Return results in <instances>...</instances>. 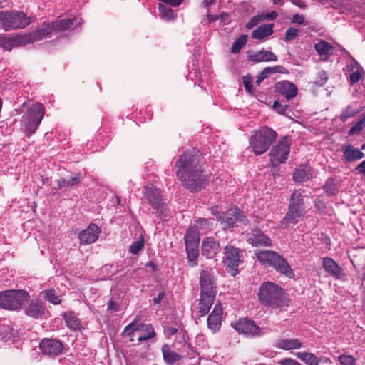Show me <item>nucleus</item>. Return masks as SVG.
<instances>
[{"label": "nucleus", "instance_id": "obj_42", "mask_svg": "<svg viewBox=\"0 0 365 365\" xmlns=\"http://www.w3.org/2000/svg\"><path fill=\"white\" fill-rule=\"evenodd\" d=\"M0 47L8 51H11L14 47H17L16 44L15 37H7L2 36L0 39Z\"/></svg>", "mask_w": 365, "mask_h": 365}, {"label": "nucleus", "instance_id": "obj_31", "mask_svg": "<svg viewBox=\"0 0 365 365\" xmlns=\"http://www.w3.org/2000/svg\"><path fill=\"white\" fill-rule=\"evenodd\" d=\"M273 24H264L258 26L252 31V37L257 40H262L273 33Z\"/></svg>", "mask_w": 365, "mask_h": 365}, {"label": "nucleus", "instance_id": "obj_9", "mask_svg": "<svg viewBox=\"0 0 365 365\" xmlns=\"http://www.w3.org/2000/svg\"><path fill=\"white\" fill-rule=\"evenodd\" d=\"M199 241L197 230L194 227H190L185 236V242L188 263L191 267H195L197 264Z\"/></svg>", "mask_w": 365, "mask_h": 365}, {"label": "nucleus", "instance_id": "obj_51", "mask_svg": "<svg viewBox=\"0 0 365 365\" xmlns=\"http://www.w3.org/2000/svg\"><path fill=\"white\" fill-rule=\"evenodd\" d=\"M319 79L315 81V83L319 86H323L328 79V75L324 71H321L318 73Z\"/></svg>", "mask_w": 365, "mask_h": 365}, {"label": "nucleus", "instance_id": "obj_45", "mask_svg": "<svg viewBox=\"0 0 365 365\" xmlns=\"http://www.w3.org/2000/svg\"><path fill=\"white\" fill-rule=\"evenodd\" d=\"M365 126V118L359 120L354 125H353L349 131V134L350 135H354L356 134H358L361 132V130L364 128Z\"/></svg>", "mask_w": 365, "mask_h": 365}, {"label": "nucleus", "instance_id": "obj_21", "mask_svg": "<svg viewBox=\"0 0 365 365\" xmlns=\"http://www.w3.org/2000/svg\"><path fill=\"white\" fill-rule=\"evenodd\" d=\"M27 316L36 319L41 318L45 315L46 307L43 302L38 299L31 300L25 309Z\"/></svg>", "mask_w": 365, "mask_h": 365}, {"label": "nucleus", "instance_id": "obj_44", "mask_svg": "<svg viewBox=\"0 0 365 365\" xmlns=\"http://www.w3.org/2000/svg\"><path fill=\"white\" fill-rule=\"evenodd\" d=\"M144 247V240L142 236H140L138 240L133 242L129 247V252L131 254L137 255L140 251L143 250Z\"/></svg>", "mask_w": 365, "mask_h": 365}, {"label": "nucleus", "instance_id": "obj_24", "mask_svg": "<svg viewBox=\"0 0 365 365\" xmlns=\"http://www.w3.org/2000/svg\"><path fill=\"white\" fill-rule=\"evenodd\" d=\"M220 251V244L212 237H206L202 243V253L207 258H212Z\"/></svg>", "mask_w": 365, "mask_h": 365}, {"label": "nucleus", "instance_id": "obj_46", "mask_svg": "<svg viewBox=\"0 0 365 365\" xmlns=\"http://www.w3.org/2000/svg\"><path fill=\"white\" fill-rule=\"evenodd\" d=\"M339 361L341 365H355L356 359L351 355L341 354L339 356Z\"/></svg>", "mask_w": 365, "mask_h": 365}, {"label": "nucleus", "instance_id": "obj_55", "mask_svg": "<svg viewBox=\"0 0 365 365\" xmlns=\"http://www.w3.org/2000/svg\"><path fill=\"white\" fill-rule=\"evenodd\" d=\"M197 225L200 229H207L210 227V223L207 219H200Z\"/></svg>", "mask_w": 365, "mask_h": 365}, {"label": "nucleus", "instance_id": "obj_57", "mask_svg": "<svg viewBox=\"0 0 365 365\" xmlns=\"http://www.w3.org/2000/svg\"><path fill=\"white\" fill-rule=\"evenodd\" d=\"M356 170L364 175L365 178V160L360 163L356 168Z\"/></svg>", "mask_w": 365, "mask_h": 365}, {"label": "nucleus", "instance_id": "obj_40", "mask_svg": "<svg viewBox=\"0 0 365 365\" xmlns=\"http://www.w3.org/2000/svg\"><path fill=\"white\" fill-rule=\"evenodd\" d=\"M15 37L16 46H20L33 43L36 40L34 34H28L24 35H17Z\"/></svg>", "mask_w": 365, "mask_h": 365}, {"label": "nucleus", "instance_id": "obj_53", "mask_svg": "<svg viewBox=\"0 0 365 365\" xmlns=\"http://www.w3.org/2000/svg\"><path fill=\"white\" fill-rule=\"evenodd\" d=\"M292 22L299 25L305 24L303 16L296 14L292 16Z\"/></svg>", "mask_w": 365, "mask_h": 365}, {"label": "nucleus", "instance_id": "obj_27", "mask_svg": "<svg viewBox=\"0 0 365 365\" xmlns=\"http://www.w3.org/2000/svg\"><path fill=\"white\" fill-rule=\"evenodd\" d=\"M323 267L327 272L336 279H340L344 275L343 269L330 257L323 259Z\"/></svg>", "mask_w": 365, "mask_h": 365}, {"label": "nucleus", "instance_id": "obj_14", "mask_svg": "<svg viewBox=\"0 0 365 365\" xmlns=\"http://www.w3.org/2000/svg\"><path fill=\"white\" fill-rule=\"evenodd\" d=\"M290 151L289 143L287 138L280 139L270 152V161L273 165L284 163Z\"/></svg>", "mask_w": 365, "mask_h": 365}, {"label": "nucleus", "instance_id": "obj_28", "mask_svg": "<svg viewBox=\"0 0 365 365\" xmlns=\"http://www.w3.org/2000/svg\"><path fill=\"white\" fill-rule=\"evenodd\" d=\"M302 346L298 339L280 338L276 341V346L284 350L298 349Z\"/></svg>", "mask_w": 365, "mask_h": 365}, {"label": "nucleus", "instance_id": "obj_17", "mask_svg": "<svg viewBox=\"0 0 365 365\" xmlns=\"http://www.w3.org/2000/svg\"><path fill=\"white\" fill-rule=\"evenodd\" d=\"M225 257L229 262V266L232 268V275L235 276L237 274V270L235 269L241 262L242 252L238 248L232 245H227L225 247Z\"/></svg>", "mask_w": 365, "mask_h": 365}, {"label": "nucleus", "instance_id": "obj_56", "mask_svg": "<svg viewBox=\"0 0 365 365\" xmlns=\"http://www.w3.org/2000/svg\"><path fill=\"white\" fill-rule=\"evenodd\" d=\"M178 329L175 327H166L165 328L164 332L168 336H170L171 335H173L174 334L177 333Z\"/></svg>", "mask_w": 365, "mask_h": 365}, {"label": "nucleus", "instance_id": "obj_54", "mask_svg": "<svg viewBox=\"0 0 365 365\" xmlns=\"http://www.w3.org/2000/svg\"><path fill=\"white\" fill-rule=\"evenodd\" d=\"M261 18H262V16H258L252 17L249 21V22L247 24V25H246L247 28L251 29V28L254 27L255 25H257L259 22Z\"/></svg>", "mask_w": 365, "mask_h": 365}, {"label": "nucleus", "instance_id": "obj_34", "mask_svg": "<svg viewBox=\"0 0 365 365\" xmlns=\"http://www.w3.org/2000/svg\"><path fill=\"white\" fill-rule=\"evenodd\" d=\"M296 356L307 365H319L320 362L317 356L309 352H298Z\"/></svg>", "mask_w": 365, "mask_h": 365}, {"label": "nucleus", "instance_id": "obj_7", "mask_svg": "<svg viewBox=\"0 0 365 365\" xmlns=\"http://www.w3.org/2000/svg\"><path fill=\"white\" fill-rule=\"evenodd\" d=\"M29 298V294L24 290H8L0 294V307L5 309L17 310Z\"/></svg>", "mask_w": 365, "mask_h": 365}, {"label": "nucleus", "instance_id": "obj_15", "mask_svg": "<svg viewBox=\"0 0 365 365\" xmlns=\"http://www.w3.org/2000/svg\"><path fill=\"white\" fill-rule=\"evenodd\" d=\"M200 295L215 298L216 287L211 269H202L200 275Z\"/></svg>", "mask_w": 365, "mask_h": 365}, {"label": "nucleus", "instance_id": "obj_5", "mask_svg": "<svg viewBox=\"0 0 365 365\" xmlns=\"http://www.w3.org/2000/svg\"><path fill=\"white\" fill-rule=\"evenodd\" d=\"M277 133L268 127L261 128L250 138V144L255 155L265 153L277 138Z\"/></svg>", "mask_w": 365, "mask_h": 365}, {"label": "nucleus", "instance_id": "obj_3", "mask_svg": "<svg viewBox=\"0 0 365 365\" xmlns=\"http://www.w3.org/2000/svg\"><path fill=\"white\" fill-rule=\"evenodd\" d=\"M45 114V108L40 103H32L28 106L26 112L24 114L21 121L22 130L30 136L34 133L40 125Z\"/></svg>", "mask_w": 365, "mask_h": 365}, {"label": "nucleus", "instance_id": "obj_63", "mask_svg": "<svg viewBox=\"0 0 365 365\" xmlns=\"http://www.w3.org/2000/svg\"><path fill=\"white\" fill-rule=\"evenodd\" d=\"M265 79V77H264L261 73L259 74V76L257 77V78L256 79V84L257 85H259L261 83V82Z\"/></svg>", "mask_w": 365, "mask_h": 365}, {"label": "nucleus", "instance_id": "obj_23", "mask_svg": "<svg viewBox=\"0 0 365 365\" xmlns=\"http://www.w3.org/2000/svg\"><path fill=\"white\" fill-rule=\"evenodd\" d=\"M343 157L346 162L352 163L364 158V153L351 144H344L341 148Z\"/></svg>", "mask_w": 365, "mask_h": 365}, {"label": "nucleus", "instance_id": "obj_20", "mask_svg": "<svg viewBox=\"0 0 365 365\" xmlns=\"http://www.w3.org/2000/svg\"><path fill=\"white\" fill-rule=\"evenodd\" d=\"M100 232L101 230L97 225L91 224L87 229L79 233L78 238L81 244H91L98 240Z\"/></svg>", "mask_w": 365, "mask_h": 365}, {"label": "nucleus", "instance_id": "obj_47", "mask_svg": "<svg viewBox=\"0 0 365 365\" xmlns=\"http://www.w3.org/2000/svg\"><path fill=\"white\" fill-rule=\"evenodd\" d=\"M299 33V30L298 29L293 28V27L288 28L286 31L285 38H284L285 41H291L295 39L297 37Z\"/></svg>", "mask_w": 365, "mask_h": 365}, {"label": "nucleus", "instance_id": "obj_38", "mask_svg": "<svg viewBox=\"0 0 365 365\" xmlns=\"http://www.w3.org/2000/svg\"><path fill=\"white\" fill-rule=\"evenodd\" d=\"M80 177L78 175H76L73 177H71L68 179H61L58 181V188H68L71 189L76 185H77L80 182Z\"/></svg>", "mask_w": 365, "mask_h": 365}, {"label": "nucleus", "instance_id": "obj_37", "mask_svg": "<svg viewBox=\"0 0 365 365\" xmlns=\"http://www.w3.org/2000/svg\"><path fill=\"white\" fill-rule=\"evenodd\" d=\"M351 66L352 68L349 76V81L351 84H354L361 79L363 69L356 61L351 63Z\"/></svg>", "mask_w": 365, "mask_h": 365}, {"label": "nucleus", "instance_id": "obj_49", "mask_svg": "<svg viewBox=\"0 0 365 365\" xmlns=\"http://www.w3.org/2000/svg\"><path fill=\"white\" fill-rule=\"evenodd\" d=\"M357 113V110L353 109L351 106H347L341 113V118L346 120L348 118L351 117Z\"/></svg>", "mask_w": 365, "mask_h": 365}, {"label": "nucleus", "instance_id": "obj_13", "mask_svg": "<svg viewBox=\"0 0 365 365\" xmlns=\"http://www.w3.org/2000/svg\"><path fill=\"white\" fill-rule=\"evenodd\" d=\"M232 327L240 334H243L246 337H259L264 334L262 329L251 319H240L232 324Z\"/></svg>", "mask_w": 365, "mask_h": 365}, {"label": "nucleus", "instance_id": "obj_2", "mask_svg": "<svg viewBox=\"0 0 365 365\" xmlns=\"http://www.w3.org/2000/svg\"><path fill=\"white\" fill-rule=\"evenodd\" d=\"M258 297L261 303L272 308L276 309L287 305L283 289L270 282L261 285Z\"/></svg>", "mask_w": 365, "mask_h": 365}, {"label": "nucleus", "instance_id": "obj_62", "mask_svg": "<svg viewBox=\"0 0 365 365\" xmlns=\"http://www.w3.org/2000/svg\"><path fill=\"white\" fill-rule=\"evenodd\" d=\"M108 308L110 310H117L116 304L113 302H110Z\"/></svg>", "mask_w": 365, "mask_h": 365}, {"label": "nucleus", "instance_id": "obj_12", "mask_svg": "<svg viewBox=\"0 0 365 365\" xmlns=\"http://www.w3.org/2000/svg\"><path fill=\"white\" fill-rule=\"evenodd\" d=\"M145 197L156 214L160 217L168 216L167 205L165 200L162 198L163 197L158 189L153 187H147Z\"/></svg>", "mask_w": 365, "mask_h": 365}, {"label": "nucleus", "instance_id": "obj_35", "mask_svg": "<svg viewBox=\"0 0 365 365\" xmlns=\"http://www.w3.org/2000/svg\"><path fill=\"white\" fill-rule=\"evenodd\" d=\"M158 9L160 18L165 21H172L176 17L175 11L163 4H158Z\"/></svg>", "mask_w": 365, "mask_h": 365}, {"label": "nucleus", "instance_id": "obj_4", "mask_svg": "<svg viewBox=\"0 0 365 365\" xmlns=\"http://www.w3.org/2000/svg\"><path fill=\"white\" fill-rule=\"evenodd\" d=\"M304 191L298 190L292 193L289 205V210L284 216L282 226L287 227L290 224H296L302 219L305 215V206L304 202Z\"/></svg>", "mask_w": 365, "mask_h": 365}, {"label": "nucleus", "instance_id": "obj_52", "mask_svg": "<svg viewBox=\"0 0 365 365\" xmlns=\"http://www.w3.org/2000/svg\"><path fill=\"white\" fill-rule=\"evenodd\" d=\"M272 108L274 110H276L279 114H284L286 110L287 109V105H282L278 101H274L272 106Z\"/></svg>", "mask_w": 365, "mask_h": 365}, {"label": "nucleus", "instance_id": "obj_19", "mask_svg": "<svg viewBox=\"0 0 365 365\" xmlns=\"http://www.w3.org/2000/svg\"><path fill=\"white\" fill-rule=\"evenodd\" d=\"M222 315V307L220 302L215 304L212 313L209 315L207 319L208 328L215 333L220 330L221 327Z\"/></svg>", "mask_w": 365, "mask_h": 365}, {"label": "nucleus", "instance_id": "obj_43", "mask_svg": "<svg viewBox=\"0 0 365 365\" xmlns=\"http://www.w3.org/2000/svg\"><path fill=\"white\" fill-rule=\"evenodd\" d=\"M247 41V35L240 36L232 44L231 48V52L232 53H237L242 48Z\"/></svg>", "mask_w": 365, "mask_h": 365}, {"label": "nucleus", "instance_id": "obj_1", "mask_svg": "<svg viewBox=\"0 0 365 365\" xmlns=\"http://www.w3.org/2000/svg\"><path fill=\"white\" fill-rule=\"evenodd\" d=\"M176 167L178 178L190 191L197 192L205 187L206 181L197 156L186 153L180 156Z\"/></svg>", "mask_w": 365, "mask_h": 365}, {"label": "nucleus", "instance_id": "obj_11", "mask_svg": "<svg viewBox=\"0 0 365 365\" xmlns=\"http://www.w3.org/2000/svg\"><path fill=\"white\" fill-rule=\"evenodd\" d=\"M216 220L223 230L232 228L237 222L247 224L245 216L237 207H232L227 212L217 214Z\"/></svg>", "mask_w": 365, "mask_h": 365}, {"label": "nucleus", "instance_id": "obj_58", "mask_svg": "<svg viewBox=\"0 0 365 365\" xmlns=\"http://www.w3.org/2000/svg\"><path fill=\"white\" fill-rule=\"evenodd\" d=\"M277 16V14L275 11H272L270 13H267L263 16L264 19L268 20H274Z\"/></svg>", "mask_w": 365, "mask_h": 365}, {"label": "nucleus", "instance_id": "obj_10", "mask_svg": "<svg viewBox=\"0 0 365 365\" xmlns=\"http://www.w3.org/2000/svg\"><path fill=\"white\" fill-rule=\"evenodd\" d=\"M32 22L31 16L22 11H14L5 13L3 27L6 31L25 28Z\"/></svg>", "mask_w": 365, "mask_h": 365}, {"label": "nucleus", "instance_id": "obj_39", "mask_svg": "<svg viewBox=\"0 0 365 365\" xmlns=\"http://www.w3.org/2000/svg\"><path fill=\"white\" fill-rule=\"evenodd\" d=\"M17 335L16 331L9 326H1L0 328V336L5 341H10Z\"/></svg>", "mask_w": 365, "mask_h": 365}, {"label": "nucleus", "instance_id": "obj_25", "mask_svg": "<svg viewBox=\"0 0 365 365\" xmlns=\"http://www.w3.org/2000/svg\"><path fill=\"white\" fill-rule=\"evenodd\" d=\"M275 91L284 95L287 100L293 98L297 93V88L288 81H282L276 83Z\"/></svg>", "mask_w": 365, "mask_h": 365}, {"label": "nucleus", "instance_id": "obj_32", "mask_svg": "<svg viewBox=\"0 0 365 365\" xmlns=\"http://www.w3.org/2000/svg\"><path fill=\"white\" fill-rule=\"evenodd\" d=\"M162 353L163 359L168 364H173L181 359V356L173 351L168 344L162 346Z\"/></svg>", "mask_w": 365, "mask_h": 365}, {"label": "nucleus", "instance_id": "obj_6", "mask_svg": "<svg viewBox=\"0 0 365 365\" xmlns=\"http://www.w3.org/2000/svg\"><path fill=\"white\" fill-rule=\"evenodd\" d=\"M257 259L264 264L274 267L277 271L291 278L294 276L293 271L284 258L278 253L271 250L256 252Z\"/></svg>", "mask_w": 365, "mask_h": 365}, {"label": "nucleus", "instance_id": "obj_59", "mask_svg": "<svg viewBox=\"0 0 365 365\" xmlns=\"http://www.w3.org/2000/svg\"><path fill=\"white\" fill-rule=\"evenodd\" d=\"M163 297H164V292H160L158 294L157 297L153 299V302L155 304H159L160 302V301L162 300V299L163 298Z\"/></svg>", "mask_w": 365, "mask_h": 365}, {"label": "nucleus", "instance_id": "obj_26", "mask_svg": "<svg viewBox=\"0 0 365 365\" xmlns=\"http://www.w3.org/2000/svg\"><path fill=\"white\" fill-rule=\"evenodd\" d=\"M247 57L249 60L255 62L276 61L277 60L276 55L268 51H250L247 53Z\"/></svg>", "mask_w": 365, "mask_h": 365}, {"label": "nucleus", "instance_id": "obj_29", "mask_svg": "<svg viewBox=\"0 0 365 365\" xmlns=\"http://www.w3.org/2000/svg\"><path fill=\"white\" fill-rule=\"evenodd\" d=\"M314 48L320 56V58L323 61L328 59L334 52V47L324 40H321L319 42L315 43Z\"/></svg>", "mask_w": 365, "mask_h": 365}, {"label": "nucleus", "instance_id": "obj_50", "mask_svg": "<svg viewBox=\"0 0 365 365\" xmlns=\"http://www.w3.org/2000/svg\"><path fill=\"white\" fill-rule=\"evenodd\" d=\"M243 84L245 90L251 93L252 92V78L250 76H245L243 78Z\"/></svg>", "mask_w": 365, "mask_h": 365}, {"label": "nucleus", "instance_id": "obj_61", "mask_svg": "<svg viewBox=\"0 0 365 365\" xmlns=\"http://www.w3.org/2000/svg\"><path fill=\"white\" fill-rule=\"evenodd\" d=\"M215 1V0H204L202 2V5L205 7L209 6L210 5H212V4H214Z\"/></svg>", "mask_w": 365, "mask_h": 365}, {"label": "nucleus", "instance_id": "obj_16", "mask_svg": "<svg viewBox=\"0 0 365 365\" xmlns=\"http://www.w3.org/2000/svg\"><path fill=\"white\" fill-rule=\"evenodd\" d=\"M148 331L147 335H139L138 341H143L149 339L155 336V331L150 324H143L138 323L135 319L130 324L125 327L123 334L125 336H132L135 331Z\"/></svg>", "mask_w": 365, "mask_h": 365}, {"label": "nucleus", "instance_id": "obj_36", "mask_svg": "<svg viewBox=\"0 0 365 365\" xmlns=\"http://www.w3.org/2000/svg\"><path fill=\"white\" fill-rule=\"evenodd\" d=\"M64 319L67 326L73 330H77L81 328V323L74 312H69L64 315Z\"/></svg>", "mask_w": 365, "mask_h": 365}, {"label": "nucleus", "instance_id": "obj_8", "mask_svg": "<svg viewBox=\"0 0 365 365\" xmlns=\"http://www.w3.org/2000/svg\"><path fill=\"white\" fill-rule=\"evenodd\" d=\"M81 19L76 18L59 20L44 24L41 29L36 31L34 34L36 40H41L46 38L52 31H61L69 29L75 24L76 26L80 25Z\"/></svg>", "mask_w": 365, "mask_h": 365}, {"label": "nucleus", "instance_id": "obj_22", "mask_svg": "<svg viewBox=\"0 0 365 365\" xmlns=\"http://www.w3.org/2000/svg\"><path fill=\"white\" fill-rule=\"evenodd\" d=\"M247 241L252 246H272L271 240L259 230H254L249 234Z\"/></svg>", "mask_w": 365, "mask_h": 365}, {"label": "nucleus", "instance_id": "obj_33", "mask_svg": "<svg viewBox=\"0 0 365 365\" xmlns=\"http://www.w3.org/2000/svg\"><path fill=\"white\" fill-rule=\"evenodd\" d=\"M214 300V297L200 295V302L198 304V312L200 313L201 316H204L208 313Z\"/></svg>", "mask_w": 365, "mask_h": 365}, {"label": "nucleus", "instance_id": "obj_18", "mask_svg": "<svg viewBox=\"0 0 365 365\" xmlns=\"http://www.w3.org/2000/svg\"><path fill=\"white\" fill-rule=\"evenodd\" d=\"M41 350L48 356H56L63 351V344L61 341L53 339H44L40 343Z\"/></svg>", "mask_w": 365, "mask_h": 365}, {"label": "nucleus", "instance_id": "obj_60", "mask_svg": "<svg viewBox=\"0 0 365 365\" xmlns=\"http://www.w3.org/2000/svg\"><path fill=\"white\" fill-rule=\"evenodd\" d=\"M291 1L295 4L296 6L300 7V8H304L305 7V4H304V2H302V0H291Z\"/></svg>", "mask_w": 365, "mask_h": 365}, {"label": "nucleus", "instance_id": "obj_64", "mask_svg": "<svg viewBox=\"0 0 365 365\" xmlns=\"http://www.w3.org/2000/svg\"><path fill=\"white\" fill-rule=\"evenodd\" d=\"M283 0H273V4H281Z\"/></svg>", "mask_w": 365, "mask_h": 365}, {"label": "nucleus", "instance_id": "obj_48", "mask_svg": "<svg viewBox=\"0 0 365 365\" xmlns=\"http://www.w3.org/2000/svg\"><path fill=\"white\" fill-rule=\"evenodd\" d=\"M282 68V67L280 66H275L274 67H267L261 72V74L264 77H265V78H267L272 73L280 72Z\"/></svg>", "mask_w": 365, "mask_h": 365}, {"label": "nucleus", "instance_id": "obj_30", "mask_svg": "<svg viewBox=\"0 0 365 365\" xmlns=\"http://www.w3.org/2000/svg\"><path fill=\"white\" fill-rule=\"evenodd\" d=\"M312 178V170L309 166L299 165L293 174V180L295 182H304Z\"/></svg>", "mask_w": 365, "mask_h": 365}, {"label": "nucleus", "instance_id": "obj_41", "mask_svg": "<svg viewBox=\"0 0 365 365\" xmlns=\"http://www.w3.org/2000/svg\"><path fill=\"white\" fill-rule=\"evenodd\" d=\"M43 297L50 303L53 304H59L61 302L59 296H58L54 289H47L42 292Z\"/></svg>", "mask_w": 365, "mask_h": 365}]
</instances>
